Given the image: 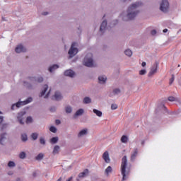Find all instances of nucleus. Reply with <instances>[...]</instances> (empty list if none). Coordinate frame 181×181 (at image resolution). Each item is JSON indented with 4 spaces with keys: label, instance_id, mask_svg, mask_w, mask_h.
I'll return each instance as SVG.
<instances>
[{
    "label": "nucleus",
    "instance_id": "22",
    "mask_svg": "<svg viewBox=\"0 0 181 181\" xmlns=\"http://www.w3.org/2000/svg\"><path fill=\"white\" fill-rule=\"evenodd\" d=\"M121 93V90L119 88H115L112 91V93L110 94V97H112V95H118V94Z\"/></svg>",
    "mask_w": 181,
    "mask_h": 181
},
{
    "label": "nucleus",
    "instance_id": "40",
    "mask_svg": "<svg viewBox=\"0 0 181 181\" xmlns=\"http://www.w3.org/2000/svg\"><path fill=\"white\" fill-rule=\"evenodd\" d=\"M40 144H41V145H46V140H45L44 138H40Z\"/></svg>",
    "mask_w": 181,
    "mask_h": 181
},
{
    "label": "nucleus",
    "instance_id": "23",
    "mask_svg": "<svg viewBox=\"0 0 181 181\" xmlns=\"http://www.w3.org/2000/svg\"><path fill=\"white\" fill-rule=\"evenodd\" d=\"M87 175H88V169H85L83 172L79 173L78 177L79 178L86 177Z\"/></svg>",
    "mask_w": 181,
    "mask_h": 181
},
{
    "label": "nucleus",
    "instance_id": "21",
    "mask_svg": "<svg viewBox=\"0 0 181 181\" xmlns=\"http://www.w3.org/2000/svg\"><path fill=\"white\" fill-rule=\"evenodd\" d=\"M83 114H84V110L83 109H79L74 115V118H76V117H80L81 115H83Z\"/></svg>",
    "mask_w": 181,
    "mask_h": 181
},
{
    "label": "nucleus",
    "instance_id": "35",
    "mask_svg": "<svg viewBox=\"0 0 181 181\" xmlns=\"http://www.w3.org/2000/svg\"><path fill=\"white\" fill-rule=\"evenodd\" d=\"M49 131L51 132H53V134H56V132H57V128H56V127H54V126H51L49 127Z\"/></svg>",
    "mask_w": 181,
    "mask_h": 181
},
{
    "label": "nucleus",
    "instance_id": "61",
    "mask_svg": "<svg viewBox=\"0 0 181 181\" xmlns=\"http://www.w3.org/2000/svg\"><path fill=\"white\" fill-rule=\"evenodd\" d=\"M103 18H105V15H104Z\"/></svg>",
    "mask_w": 181,
    "mask_h": 181
},
{
    "label": "nucleus",
    "instance_id": "25",
    "mask_svg": "<svg viewBox=\"0 0 181 181\" xmlns=\"http://www.w3.org/2000/svg\"><path fill=\"white\" fill-rule=\"evenodd\" d=\"M59 151H60V146H55L54 147V149H53V151H52V154L53 155H57L59 153Z\"/></svg>",
    "mask_w": 181,
    "mask_h": 181
},
{
    "label": "nucleus",
    "instance_id": "4",
    "mask_svg": "<svg viewBox=\"0 0 181 181\" xmlns=\"http://www.w3.org/2000/svg\"><path fill=\"white\" fill-rule=\"evenodd\" d=\"M84 66L86 67H93L94 61L93 60V55L91 54H88L83 59Z\"/></svg>",
    "mask_w": 181,
    "mask_h": 181
},
{
    "label": "nucleus",
    "instance_id": "10",
    "mask_svg": "<svg viewBox=\"0 0 181 181\" xmlns=\"http://www.w3.org/2000/svg\"><path fill=\"white\" fill-rule=\"evenodd\" d=\"M16 53H25L26 52V48L22 45H18L15 49Z\"/></svg>",
    "mask_w": 181,
    "mask_h": 181
},
{
    "label": "nucleus",
    "instance_id": "31",
    "mask_svg": "<svg viewBox=\"0 0 181 181\" xmlns=\"http://www.w3.org/2000/svg\"><path fill=\"white\" fill-rule=\"evenodd\" d=\"M121 142H122V144H127V142H128V136L123 135L121 138Z\"/></svg>",
    "mask_w": 181,
    "mask_h": 181
},
{
    "label": "nucleus",
    "instance_id": "56",
    "mask_svg": "<svg viewBox=\"0 0 181 181\" xmlns=\"http://www.w3.org/2000/svg\"><path fill=\"white\" fill-rule=\"evenodd\" d=\"M141 145H145V141H141Z\"/></svg>",
    "mask_w": 181,
    "mask_h": 181
},
{
    "label": "nucleus",
    "instance_id": "7",
    "mask_svg": "<svg viewBox=\"0 0 181 181\" xmlns=\"http://www.w3.org/2000/svg\"><path fill=\"white\" fill-rule=\"evenodd\" d=\"M159 66V63H158V62H156L153 66L151 67L148 76V77H151V76H153V74H155V73H156V71H158V66Z\"/></svg>",
    "mask_w": 181,
    "mask_h": 181
},
{
    "label": "nucleus",
    "instance_id": "43",
    "mask_svg": "<svg viewBox=\"0 0 181 181\" xmlns=\"http://www.w3.org/2000/svg\"><path fill=\"white\" fill-rule=\"evenodd\" d=\"M117 108H118V105L117 104L111 105V110H117Z\"/></svg>",
    "mask_w": 181,
    "mask_h": 181
},
{
    "label": "nucleus",
    "instance_id": "19",
    "mask_svg": "<svg viewBox=\"0 0 181 181\" xmlns=\"http://www.w3.org/2000/svg\"><path fill=\"white\" fill-rule=\"evenodd\" d=\"M57 69H59V65L53 64L48 68V71H49V73H53V71L57 70Z\"/></svg>",
    "mask_w": 181,
    "mask_h": 181
},
{
    "label": "nucleus",
    "instance_id": "3",
    "mask_svg": "<svg viewBox=\"0 0 181 181\" xmlns=\"http://www.w3.org/2000/svg\"><path fill=\"white\" fill-rule=\"evenodd\" d=\"M33 99L32 98H28L24 101H19L16 104L12 105L11 110H15V107L17 108H21L22 105H26V104H29V103H32Z\"/></svg>",
    "mask_w": 181,
    "mask_h": 181
},
{
    "label": "nucleus",
    "instance_id": "11",
    "mask_svg": "<svg viewBox=\"0 0 181 181\" xmlns=\"http://www.w3.org/2000/svg\"><path fill=\"white\" fill-rule=\"evenodd\" d=\"M136 156H138V148H134L131 154L130 160L132 162H135V160L136 159Z\"/></svg>",
    "mask_w": 181,
    "mask_h": 181
},
{
    "label": "nucleus",
    "instance_id": "9",
    "mask_svg": "<svg viewBox=\"0 0 181 181\" xmlns=\"http://www.w3.org/2000/svg\"><path fill=\"white\" fill-rule=\"evenodd\" d=\"M52 100H55V101H62V100H63L62 93L59 90L55 91L54 95L52 96Z\"/></svg>",
    "mask_w": 181,
    "mask_h": 181
},
{
    "label": "nucleus",
    "instance_id": "27",
    "mask_svg": "<svg viewBox=\"0 0 181 181\" xmlns=\"http://www.w3.org/2000/svg\"><path fill=\"white\" fill-rule=\"evenodd\" d=\"M65 111L66 114H71V112H73V107H71V106H66L65 107Z\"/></svg>",
    "mask_w": 181,
    "mask_h": 181
},
{
    "label": "nucleus",
    "instance_id": "53",
    "mask_svg": "<svg viewBox=\"0 0 181 181\" xmlns=\"http://www.w3.org/2000/svg\"><path fill=\"white\" fill-rule=\"evenodd\" d=\"M73 180V177H70L66 180V181H72Z\"/></svg>",
    "mask_w": 181,
    "mask_h": 181
},
{
    "label": "nucleus",
    "instance_id": "6",
    "mask_svg": "<svg viewBox=\"0 0 181 181\" xmlns=\"http://www.w3.org/2000/svg\"><path fill=\"white\" fill-rule=\"evenodd\" d=\"M74 46H76V42H73L71 48L69 50V57L71 59V57H74V56H76V53H78V49L74 47Z\"/></svg>",
    "mask_w": 181,
    "mask_h": 181
},
{
    "label": "nucleus",
    "instance_id": "51",
    "mask_svg": "<svg viewBox=\"0 0 181 181\" xmlns=\"http://www.w3.org/2000/svg\"><path fill=\"white\" fill-rule=\"evenodd\" d=\"M141 66H142V67H145V66H146V62H143L141 63Z\"/></svg>",
    "mask_w": 181,
    "mask_h": 181
},
{
    "label": "nucleus",
    "instance_id": "5",
    "mask_svg": "<svg viewBox=\"0 0 181 181\" xmlns=\"http://www.w3.org/2000/svg\"><path fill=\"white\" fill-rule=\"evenodd\" d=\"M160 11L163 12V13L169 12V1L168 0H162L160 4Z\"/></svg>",
    "mask_w": 181,
    "mask_h": 181
},
{
    "label": "nucleus",
    "instance_id": "52",
    "mask_svg": "<svg viewBox=\"0 0 181 181\" xmlns=\"http://www.w3.org/2000/svg\"><path fill=\"white\" fill-rule=\"evenodd\" d=\"M163 33H168V28H165L163 30Z\"/></svg>",
    "mask_w": 181,
    "mask_h": 181
},
{
    "label": "nucleus",
    "instance_id": "45",
    "mask_svg": "<svg viewBox=\"0 0 181 181\" xmlns=\"http://www.w3.org/2000/svg\"><path fill=\"white\" fill-rule=\"evenodd\" d=\"M32 120H33L32 117H28L26 118V122H32Z\"/></svg>",
    "mask_w": 181,
    "mask_h": 181
},
{
    "label": "nucleus",
    "instance_id": "44",
    "mask_svg": "<svg viewBox=\"0 0 181 181\" xmlns=\"http://www.w3.org/2000/svg\"><path fill=\"white\" fill-rule=\"evenodd\" d=\"M24 86H26V87H28V88H30L32 87V85L27 81H24Z\"/></svg>",
    "mask_w": 181,
    "mask_h": 181
},
{
    "label": "nucleus",
    "instance_id": "26",
    "mask_svg": "<svg viewBox=\"0 0 181 181\" xmlns=\"http://www.w3.org/2000/svg\"><path fill=\"white\" fill-rule=\"evenodd\" d=\"M45 158V155L42 153H40L36 157L35 160H42Z\"/></svg>",
    "mask_w": 181,
    "mask_h": 181
},
{
    "label": "nucleus",
    "instance_id": "47",
    "mask_svg": "<svg viewBox=\"0 0 181 181\" xmlns=\"http://www.w3.org/2000/svg\"><path fill=\"white\" fill-rule=\"evenodd\" d=\"M151 34L152 36H155V35H156V30H152Z\"/></svg>",
    "mask_w": 181,
    "mask_h": 181
},
{
    "label": "nucleus",
    "instance_id": "29",
    "mask_svg": "<svg viewBox=\"0 0 181 181\" xmlns=\"http://www.w3.org/2000/svg\"><path fill=\"white\" fill-rule=\"evenodd\" d=\"M50 142L52 144H57V142H59V137L58 136L52 137L50 139Z\"/></svg>",
    "mask_w": 181,
    "mask_h": 181
},
{
    "label": "nucleus",
    "instance_id": "37",
    "mask_svg": "<svg viewBox=\"0 0 181 181\" xmlns=\"http://www.w3.org/2000/svg\"><path fill=\"white\" fill-rule=\"evenodd\" d=\"M8 168H15L16 165L15 164V162L13 161H9L8 163Z\"/></svg>",
    "mask_w": 181,
    "mask_h": 181
},
{
    "label": "nucleus",
    "instance_id": "42",
    "mask_svg": "<svg viewBox=\"0 0 181 181\" xmlns=\"http://www.w3.org/2000/svg\"><path fill=\"white\" fill-rule=\"evenodd\" d=\"M8 128V123H4L1 125V129L4 131V129H6Z\"/></svg>",
    "mask_w": 181,
    "mask_h": 181
},
{
    "label": "nucleus",
    "instance_id": "63",
    "mask_svg": "<svg viewBox=\"0 0 181 181\" xmlns=\"http://www.w3.org/2000/svg\"><path fill=\"white\" fill-rule=\"evenodd\" d=\"M178 67H180V65H178Z\"/></svg>",
    "mask_w": 181,
    "mask_h": 181
},
{
    "label": "nucleus",
    "instance_id": "13",
    "mask_svg": "<svg viewBox=\"0 0 181 181\" xmlns=\"http://www.w3.org/2000/svg\"><path fill=\"white\" fill-rule=\"evenodd\" d=\"M64 74L66 77H71V78H73V77H74V76L76 75V73L74 72L71 69H68L64 71Z\"/></svg>",
    "mask_w": 181,
    "mask_h": 181
},
{
    "label": "nucleus",
    "instance_id": "50",
    "mask_svg": "<svg viewBox=\"0 0 181 181\" xmlns=\"http://www.w3.org/2000/svg\"><path fill=\"white\" fill-rule=\"evenodd\" d=\"M1 122H4V117H3V116H0V124H1Z\"/></svg>",
    "mask_w": 181,
    "mask_h": 181
},
{
    "label": "nucleus",
    "instance_id": "62",
    "mask_svg": "<svg viewBox=\"0 0 181 181\" xmlns=\"http://www.w3.org/2000/svg\"><path fill=\"white\" fill-rule=\"evenodd\" d=\"M0 114H2V112L0 111Z\"/></svg>",
    "mask_w": 181,
    "mask_h": 181
},
{
    "label": "nucleus",
    "instance_id": "14",
    "mask_svg": "<svg viewBox=\"0 0 181 181\" xmlns=\"http://www.w3.org/2000/svg\"><path fill=\"white\" fill-rule=\"evenodd\" d=\"M103 159H104L106 163H110V162H111V160L110 159V153H108V151H105L103 153Z\"/></svg>",
    "mask_w": 181,
    "mask_h": 181
},
{
    "label": "nucleus",
    "instance_id": "32",
    "mask_svg": "<svg viewBox=\"0 0 181 181\" xmlns=\"http://www.w3.org/2000/svg\"><path fill=\"white\" fill-rule=\"evenodd\" d=\"M91 103V98L90 97H85L83 98V104H90Z\"/></svg>",
    "mask_w": 181,
    "mask_h": 181
},
{
    "label": "nucleus",
    "instance_id": "17",
    "mask_svg": "<svg viewBox=\"0 0 181 181\" xmlns=\"http://www.w3.org/2000/svg\"><path fill=\"white\" fill-rule=\"evenodd\" d=\"M29 79L31 81H37V83H43V77L42 76L38 77L37 78H35V77H29Z\"/></svg>",
    "mask_w": 181,
    "mask_h": 181
},
{
    "label": "nucleus",
    "instance_id": "36",
    "mask_svg": "<svg viewBox=\"0 0 181 181\" xmlns=\"http://www.w3.org/2000/svg\"><path fill=\"white\" fill-rule=\"evenodd\" d=\"M20 159H25L26 158V153L25 151H22L19 154Z\"/></svg>",
    "mask_w": 181,
    "mask_h": 181
},
{
    "label": "nucleus",
    "instance_id": "33",
    "mask_svg": "<svg viewBox=\"0 0 181 181\" xmlns=\"http://www.w3.org/2000/svg\"><path fill=\"white\" fill-rule=\"evenodd\" d=\"M111 172H112V168L111 166H108L105 170V173L106 175H110V173H111Z\"/></svg>",
    "mask_w": 181,
    "mask_h": 181
},
{
    "label": "nucleus",
    "instance_id": "59",
    "mask_svg": "<svg viewBox=\"0 0 181 181\" xmlns=\"http://www.w3.org/2000/svg\"><path fill=\"white\" fill-rule=\"evenodd\" d=\"M122 1H123V2H126V1H127V0H122Z\"/></svg>",
    "mask_w": 181,
    "mask_h": 181
},
{
    "label": "nucleus",
    "instance_id": "12",
    "mask_svg": "<svg viewBox=\"0 0 181 181\" xmlns=\"http://www.w3.org/2000/svg\"><path fill=\"white\" fill-rule=\"evenodd\" d=\"M107 20H104L100 24V32H101V33H104V32H105V29H107Z\"/></svg>",
    "mask_w": 181,
    "mask_h": 181
},
{
    "label": "nucleus",
    "instance_id": "38",
    "mask_svg": "<svg viewBox=\"0 0 181 181\" xmlns=\"http://www.w3.org/2000/svg\"><path fill=\"white\" fill-rule=\"evenodd\" d=\"M174 81H175V75L173 74L171 78L170 79V82H169L170 86H172Z\"/></svg>",
    "mask_w": 181,
    "mask_h": 181
},
{
    "label": "nucleus",
    "instance_id": "46",
    "mask_svg": "<svg viewBox=\"0 0 181 181\" xmlns=\"http://www.w3.org/2000/svg\"><path fill=\"white\" fill-rule=\"evenodd\" d=\"M55 124L56 125H60V124H62V122L60 121V119H56Z\"/></svg>",
    "mask_w": 181,
    "mask_h": 181
},
{
    "label": "nucleus",
    "instance_id": "16",
    "mask_svg": "<svg viewBox=\"0 0 181 181\" xmlns=\"http://www.w3.org/2000/svg\"><path fill=\"white\" fill-rule=\"evenodd\" d=\"M88 134V130L87 129H83L79 132L78 134V138H81V136H84Z\"/></svg>",
    "mask_w": 181,
    "mask_h": 181
},
{
    "label": "nucleus",
    "instance_id": "2",
    "mask_svg": "<svg viewBox=\"0 0 181 181\" xmlns=\"http://www.w3.org/2000/svg\"><path fill=\"white\" fill-rule=\"evenodd\" d=\"M127 165H128V158H127V156H124L122 158V164H121V173L122 176V180H127V176L129 175V170H127Z\"/></svg>",
    "mask_w": 181,
    "mask_h": 181
},
{
    "label": "nucleus",
    "instance_id": "28",
    "mask_svg": "<svg viewBox=\"0 0 181 181\" xmlns=\"http://www.w3.org/2000/svg\"><path fill=\"white\" fill-rule=\"evenodd\" d=\"M31 138L33 141H36V139H37V138H39V134L37 132L32 133Z\"/></svg>",
    "mask_w": 181,
    "mask_h": 181
},
{
    "label": "nucleus",
    "instance_id": "39",
    "mask_svg": "<svg viewBox=\"0 0 181 181\" xmlns=\"http://www.w3.org/2000/svg\"><path fill=\"white\" fill-rule=\"evenodd\" d=\"M140 76H145L146 74V69H141L139 71Z\"/></svg>",
    "mask_w": 181,
    "mask_h": 181
},
{
    "label": "nucleus",
    "instance_id": "34",
    "mask_svg": "<svg viewBox=\"0 0 181 181\" xmlns=\"http://www.w3.org/2000/svg\"><path fill=\"white\" fill-rule=\"evenodd\" d=\"M124 54H126V56L131 57V56H132V51L129 49H127L124 51Z\"/></svg>",
    "mask_w": 181,
    "mask_h": 181
},
{
    "label": "nucleus",
    "instance_id": "58",
    "mask_svg": "<svg viewBox=\"0 0 181 181\" xmlns=\"http://www.w3.org/2000/svg\"><path fill=\"white\" fill-rule=\"evenodd\" d=\"M33 176H34V177L36 176V173H33Z\"/></svg>",
    "mask_w": 181,
    "mask_h": 181
},
{
    "label": "nucleus",
    "instance_id": "57",
    "mask_svg": "<svg viewBox=\"0 0 181 181\" xmlns=\"http://www.w3.org/2000/svg\"><path fill=\"white\" fill-rule=\"evenodd\" d=\"M16 181H21V178H17L16 180Z\"/></svg>",
    "mask_w": 181,
    "mask_h": 181
},
{
    "label": "nucleus",
    "instance_id": "60",
    "mask_svg": "<svg viewBox=\"0 0 181 181\" xmlns=\"http://www.w3.org/2000/svg\"><path fill=\"white\" fill-rule=\"evenodd\" d=\"M2 20H3V21H5V18L3 17V18H2Z\"/></svg>",
    "mask_w": 181,
    "mask_h": 181
},
{
    "label": "nucleus",
    "instance_id": "20",
    "mask_svg": "<svg viewBox=\"0 0 181 181\" xmlns=\"http://www.w3.org/2000/svg\"><path fill=\"white\" fill-rule=\"evenodd\" d=\"M48 88H49V86H47V84L44 85L43 90L40 93V97H43V95L46 94V92L47 91Z\"/></svg>",
    "mask_w": 181,
    "mask_h": 181
},
{
    "label": "nucleus",
    "instance_id": "41",
    "mask_svg": "<svg viewBox=\"0 0 181 181\" xmlns=\"http://www.w3.org/2000/svg\"><path fill=\"white\" fill-rule=\"evenodd\" d=\"M168 101H170L171 103L173 101H176V98L173 97V96H170L168 98Z\"/></svg>",
    "mask_w": 181,
    "mask_h": 181
},
{
    "label": "nucleus",
    "instance_id": "18",
    "mask_svg": "<svg viewBox=\"0 0 181 181\" xmlns=\"http://www.w3.org/2000/svg\"><path fill=\"white\" fill-rule=\"evenodd\" d=\"M98 81L100 84H105L107 81V76H100L98 77Z\"/></svg>",
    "mask_w": 181,
    "mask_h": 181
},
{
    "label": "nucleus",
    "instance_id": "55",
    "mask_svg": "<svg viewBox=\"0 0 181 181\" xmlns=\"http://www.w3.org/2000/svg\"><path fill=\"white\" fill-rule=\"evenodd\" d=\"M163 108H164V110H168V108L165 107V105H163Z\"/></svg>",
    "mask_w": 181,
    "mask_h": 181
},
{
    "label": "nucleus",
    "instance_id": "48",
    "mask_svg": "<svg viewBox=\"0 0 181 181\" xmlns=\"http://www.w3.org/2000/svg\"><path fill=\"white\" fill-rule=\"evenodd\" d=\"M49 95H50V90H49V92L47 93V95H45L44 96V98H48Z\"/></svg>",
    "mask_w": 181,
    "mask_h": 181
},
{
    "label": "nucleus",
    "instance_id": "30",
    "mask_svg": "<svg viewBox=\"0 0 181 181\" xmlns=\"http://www.w3.org/2000/svg\"><path fill=\"white\" fill-rule=\"evenodd\" d=\"M21 141L22 142H26L28 141V134L26 133L21 134Z\"/></svg>",
    "mask_w": 181,
    "mask_h": 181
},
{
    "label": "nucleus",
    "instance_id": "54",
    "mask_svg": "<svg viewBox=\"0 0 181 181\" xmlns=\"http://www.w3.org/2000/svg\"><path fill=\"white\" fill-rule=\"evenodd\" d=\"M42 15H44V16H46L47 15H49L48 12H44L42 13Z\"/></svg>",
    "mask_w": 181,
    "mask_h": 181
},
{
    "label": "nucleus",
    "instance_id": "8",
    "mask_svg": "<svg viewBox=\"0 0 181 181\" xmlns=\"http://www.w3.org/2000/svg\"><path fill=\"white\" fill-rule=\"evenodd\" d=\"M25 115H26V112H21L18 114L17 119L21 125H23L25 122H23V120L25 119Z\"/></svg>",
    "mask_w": 181,
    "mask_h": 181
},
{
    "label": "nucleus",
    "instance_id": "24",
    "mask_svg": "<svg viewBox=\"0 0 181 181\" xmlns=\"http://www.w3.org/2000/svg\"><path fill=\"white\" fill-rule=\"evenodd\" d=\"M93 112L94 114H95V115H97V117H103V112H101L97 109H93Z\"/></svg>",
    "mask_w": 181,
    "mask_h": 181
},
{
    "label": "nucleus",
    "instance_id": "15",
    "mask_svg": "<svg viewBox=\"0 0 181 181\" xmlns=\"http://www.w3.org/2000/svg\"><path fill=\"white\" fill-rule=\"evenodd\" d=\"M6 141V133H3L0 134V145H5V141Z\"/></svg>",
    "mask_w": 181,
    "mask_h": 181
},
{
    "label": "nucleus",
    "instance_id": "49",
    "mask_svg": "<svg viewBox=\"0 0 181 181\" xmlns=\"http://www.w3.org/2000/svg\"><path fill=\"white\" fill-rule=\"evenodd\" d=\"M50 111H51L52 112H54V111H56V107H51V108H50Z\"/></svg>",
    "mask_w": 181,
    "mask_h": 181
},
{
    "label": "nucleus",
    "instance_id": "1",
    "mask_svg": "<svg viewBox=\"0 0 181 181\" xmlns=\"http://www.w3.org/2000/svg\"><path fill=\"white\" fill-rule=\"evenodd\" d=\"M144 6V3L141 1H136L132 4L131 6L128 7L127 11V13L126 16L122 17V21L124 22H128V21H134L138 14L139 13V11L137 10L138 8H141V6Z\"/></svg>",
    "mask_w": 181,
    "mask_h": 181
}]
</instances>
